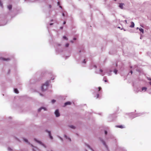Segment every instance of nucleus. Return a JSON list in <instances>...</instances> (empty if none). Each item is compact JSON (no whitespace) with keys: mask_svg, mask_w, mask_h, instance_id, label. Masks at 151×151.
Wrapping results in <instances>:
<instances>
[{"mask_svg":"<svg viewBox=\"0 0 151 151\" xmlns=\"http://www.w3.org/2000/svg\"><path fill=\"white\" fill-rule=\"evenodd\" d=\"M40 95H41V96H42V94H40Z\"/></svg>","mask_w":151,"mask_h":151,"instance_id":"nucleus-44","label":"nucleus"},{"mask_svg":"<svg viewBox=\"0 0 151 151\" xmlns=\"http://www.w3.org/2000/svg\"><path fill=\"white\" fill-rule=\"evenodd\" d=\"M58 6H60V3L59 2H58Z\"/></svg>","mask_w":151,"mask_h":151,"instance_id":"nucleus-26","label":"nucleus"},{"mask_svg":"<svg viewBox=\"0 0 151 151\" xmlns=\"http://www.w3.org/2000/svg\"><path fill=\"white\" fill-rule=\"evenodd\" d=\"M62 15L63 17H64L65 16V14L64 13H63L62 14Z\"/></svg>","mask_w":151,"mask_h":151,"instance_id":"nucleus-29","label":"nucleus"},{"mask_svg":"<svg viewBox=\"0 0 151 151\" xmlns=\"http://www.w3.org/2000/svg\"><path fill=\"white\" fill-rule=\"evenodd\" d=\"M97 98H98L99 97V94H97Z\"/></svg>","mask_w":151,"mask_h":151,"instance_id":"nucleus-28","label":"nucleus"},{"mask_svg":"<svg viewBox=\"0 0 151 151\" xmlns=\"http://www.w3.org/2000/svg\"><path fill=\"white\" fill-rule=\"evenodd\" d=\"M0 59H1L3 60H9V58L6 59V58H0Z\"/></svg>","mask_w":151,"mask_h":151,"instance_id":"nucleus-7","label":"nucleus"},{"mask_svg":"<svg viewBox=\"0 0 151 151\" xmlns=\"http://www.w3.org/2000/svg\"><path fill=\"white\" fill-rule=\"evenodd\" d=\"M150 80H151V79H150Z\"/></svg>","mask_w":151,"mask_h":151,"instance_id":"nucleus-46","label":"nucleus"},{"mask_svg":"<svg viewBox=\"0 0 151 151\" xmlns=\"http://www.w3.org/2000/svg\"><path fill=\"white\" fill-rule=\"evenodd\" d=\"M69 127L72 129H75V127L73 125H70Z\"/></svg>","mask_w":151,"mask_h":151,"instance_id":"nucleus-16","label":"nucleus"},{"mask_svg":"<svg viewBox=\"0 0 151 151\" xmlns=\"http://www.w3.org/2000/svg\"><path fill=\"white\" fill-rule=\"evenodd\" d=\"M71 104V103L70 101H68L65 102L64 104V106H65L67 105H70Z\"/></svg>","mask_w":151,"mask_h":151,"instance_id":"nucleus-3","label":"nucleus"},{"mask_svg":"<svg viewBox=\"0 0 151 151\" xmlns=\"http://www.w3.org/2000/svg\"><path fill=\"white\" fill-rule=\"evenodd\" d=\"M14 91L16 93H19V91L17 88H15L14 89Z\"/></svg>","mask_w":151,"mask_h":151,"instance_id":"nucleus-12","label":"nucleus"},{"mask_svg":"<svg viewBox=\"0 0 151 151\" xmlns=\"http://www.w3.org/2000/svg\"><path fill=\"white\" fill-rule=\"evenodd\" d=\"M104 81L105 82H108V81L106 79H105L104 80Z\"/></svg>","mask_w":151,"mask_h":151,"instance_id":"nucleus-25","label":"nucleus"},{"mask_svg":"<svg viewBox=\"0 0 151 151\" xmlns=\"http://www.w3.org/2000/svg\"><path fill=\"white\" fill-rule=\"evenodd\" d=\"M51 21H53V20H51Z\"/></svg>","mask_w":151,"mask_h":151,"instance_id":"nucleus-45","label":"nucleus"},{"mask_svg":"<svg viewBox=\"0 0 151 151\" xmlns=\"http://www.w3.org/2000/svg\"><path fill=\"white\" fill-rule=\"evenodd\" d=\"M116 127H119L121 128H123V126L122 125H120V126H116Z\"/></svg>","mask_w":151,"mask_h":151,"instance_id":"nucleus-14","label":"nucleus"},{"mask_svg":"<svg viewBox=\"0 0 151 151\" xmlns=\"http://www.w3.org/2000/svg\"><path fill=\"white\" fill-rule=\"evenodd\" d=\"M147 89V88L146 87H143L142 88V91H145Z\"/></svg>","mask_w":151,"mask_h":151,"instance_id":"nucleus-9","label":"nucleus"},{"mask_svg":"<svg viewBox=\"0 0 151 151\" xmlns=\"http://www.w3.org/2000/svg\"><path fill=\"white\" fill-rule=\"evenodd\" d=\"M134 23L133 22H131V25L129 26V27H130L133 28L134 27Z\"/></svg>","mask_w":151,"mask_h":151,"instance_id":"nucleus-4","label":"nucleus"},{"mask_svg":"<svg viewBox=\"0 0 151 151\" xmlns=\"http://www.w3.org/2000/svg\"><path fill=\"white\" fill-rule=\"evenodd\" d=\"M59 7L61 8H62V7L61 6H59Z\"/></svg>","mask_w":151,"mask_h":151,"instance_id":"nucleus-35","label":"nucleus"},{"mask_svg":"<svg viewBox=\"0 0 151 151\" xmlns=\"http://www.w3.org/2000/svg\"><path fill=\"white\" fill-rule=\"evenodd\" d=\"M63 27H60V29H63Z\"/></svg>","mask_w":151,"mask_h":151,"instance_id":"nucleus-37","label":"nucleus"},{"mask_svg":"<svg viewBox=\"0 0 151 151\" xmlns=\"http://www.w3.org/2000/svg\"><path fill=\"white\" fill-rule=\"evenodd\" d=\"M118 28H120V27H118Z\"/></svg>","mask_w":151,"mask_h":151,"instance_id":"nucleus-43","label":"nucleus"},{"mask_svg":"<svg viewBox=\"0 0 151 151\" xmlns=\"http://www.w3.org/2000/svg\"><path fill=\"white\" fill-rule=\"evenodd\" d=\"M100 71L101 72H103V70L101 69H100Z\"/></svg>","mask_w":151,"mask_h":151,"instance_id":"nucleus-27","label":"nucleus"},{"mask_svg":"<svg viewBox=\"0 0 151 151\" xmlns=\"http://www.w3.org/2000/svg\"><path fill=\"white\" fill-rule=\"evenodd\" d=\"M53 24V23H50V25H52Z\"/></svg>","mask_w":151,"mask_h":151,"instance_id":"nucleus-38","label":"nucleus"},{"mask_svg":"<svg viewBox=\"0 0 151 151\" xmlns=\"http://www.w3.org/2000/svg\"><path fill=\"white\" fill-rule=\"evenodd\" d=\"M49 85V82L47 81L45 84H43L42 87L41 88L42 91H44L47 88V86Z\"/></svg>","mask_w":151,"mask_h":151,"instance_id":"nucleus-1","label":"nucleus"},{"mask_svg":"<svg viewBox=\"0 0 151 151\" xmlns=\"http://www.w3.org/2000/svg\"><path fill=\"white\" fill-rule=\"evenodd\" d=\"M86 61H85V59H84V60H83V62L85 63H86Z\"/></svg>","mask_w":151,"mask_h":151,"instance_id":"nucleus-33","label":"nucleus"},{"mask_svg":"<svg viewBox=\"0 0 151 151\" xmlns=\"http://www.w3.org/2000/svg\"><path fill=\"white\" fill-rule=\"evenodd\" d=\"M139 30L142 33V34L144 33V30L143 29L141 28H139Z\"/></svg>","mask_w":151,"mask_h":151,"instance_id":"nucleus-10","label":"nucleus"},{"mask_svg":"<svg viewBox=\"0 0 151 151\" xmlns=\"http://www.w3.org/2000/svg\"><path fill=\"white\" fill-rule=\"evenodd\" d=\"M48 133L49 136H50V138L51 139H53V137L51 135V132L50 131H47Z\"/></svg>","mask_w":151,"mask_h":151,"instance_id":"nucleus-6","label":"nucleus"},{"mask_svg":"<svg viewBox=\"0 0 151 151\" xmlns=\"http://www.w3.org/2000/svg\"><path fill=\"white\" fill-rule=\"evenodd\" d=\"M98 88H99V91H100L101 89V87H99Z\"/></svg>","mask_w":151,"mask_h":151,"instance_id":"nucleus-24","label":"nucleus"},{"mask_svg":"<svg viewBox=\"0 0 151 151\" xmlns=\"http://www.w3.org/2000/svg\"><path fill=\"white\" fill-rule=\"evenodd\" d=\"M69 44L68 43H67L65 45V47H67L69 46Z\"/></svg>","mask_w":151,"mask_h":151,"instance_id":"nucleus-20","label":"nucleus"},{"mask_svg":"<svg viewBox=\"0 0 151 151\" xmlns=\"http://www.w3.org/2000/svg\"><path fill=\"white\" fill-rule=\"evenodd\" d=\"M107 134V132L106 131H105V134L106 135Z\"/></svg>","mask_w":151,"mask_h":151,"instance_id":"nucleus-31","label":"nucleus"},{"mask_svg":"<svg viewBox=\"0 0 151 151\" xmlns=\"http://www.w3.org/2000/svg\"><path fill=\"white\" fill-rule=\"evenodd\" d=\"M124 22H125L126 23H127V21L126 20H125L124 21Z\"/></svg>","mask_w":151,"mask_h":151,"instance_id":"nucleus-39","label":"nucleus"},{"mask_svg":"<svg viewBox=\"0 0 151 151\" xmlns=\"http://www.w3.org/2000/svg\"><path fill=\"white\" fill-rule=\"evenodd\" d=\"M101 141L102 142V143H103V144L105 146V147L106 148H107V147H107V146L106 145L105 142L104 141H103V140H101Z\"/></svg>","mask_w":151,"mask_h":151,"instance_id":"nucleus-5","label":"nucleus"},{"mask_svg":"<svg viewBox=\"0 0 151 151\" xmlns=\"http://www.w3.org/2000/svg\"><path fill=\"white\" fill-rule=\"evenodd\" d=\"M150 78H148V80H150Z\"/></svg>","mask_w":151,"mask_h":151,"instance_id":"nucleus-42","label":"nucleus"},{"mask_svg":"<svg viewBox=\"0 0 151 151\" xmlns=\"http://www.w3.org/2000/svg\"><path fill=\"white\" fill-rule=\"evenodd\" d=\"M149 84L150 85H151V82H149Z\"/></svg>","mask_w":151,"mask_h":151,"instance_id":"nucleus-40","label":"nucleus"},{"mask_svg":"<svg viewBox=\"0 0 151 151\" xmlns=\"http://www.w3.org/2000/svg\"><path fill=\"white\" fill-rule=\"evenodd\" d=\"M94 67L95 68H97V66H96V65H94Z\"/></svg>","mask_w":151,"mask_h":151,"instance_id":"nucleus-34","label":"nucleus"},{"mask_svg":"<svg viewBox=\"0 0 151 151\" xmlns=\"http://www.w3.org/2000/svg\"><path fill=\"white\" fill-rule=\"evenodd\" d=\"M139 28L137 27V29H139Z\"/></svg>","mask_w":151,"mask_h":151,"instance_id":"nucleus-41","label":"nucleus"},{"mask_svg":"<svg viewBox=\"0 0 151 151\" xmlns=\"http://www.w3.org/2000/svg\"><path fill=\"white\" fill-rule=\"evenodd\" d=\"M64 137L66 139H68L70 142L71 141V139L70 138H68L67 136L66 135H65Z\"/></svg>","mask_w":151,"mask_h":151,"instance_id":"nucleus-13","label":"nucleus"},{"mask_svg":"<svg viewBox=\"0 0 151 151\" xmlns=\"http://www.w3.org/2000/svg\"><path fill=\"white\" fill-rule=\"evenodd\" d=\"M52 7V6L50 4H49V5L48 7V9H50Z\"/></svg>","mask_w":151,"mask_h":151,"instance_id":"nucleus-17","label":"nucleus"},{"mask_svg":"<svg viewBox=\"0 0 151 151\" xmlns=\"http://www.w3.org/2000/svg\"><path fill=\"white\" fill-rule=\"evenodd\" d=\"M42 109H43L44 110H46V109L45 108H44V107H41L39 109H38V111L39 112Z\"/></svg>","mask_w":151,"mask_h":151,"instance_id":"nucleus-8","label":"nucleus"},{"mask_svg":"<svg viewBox=\"0 0 151 151\" xmlns=\"http://www.w3.org/2000/svg\"><path fill=\"white\" fill-rule=\"evenodd\" d=\"M55 100H52V103H55Z\"/></svg>","mask_w":151,"mask_h":151,"instance_id":"nucleus-21","label":"nucleus"},{"mask_svg":"<svg viewBox=\"0 0 151 151\" xmlns=\"http://www.w3.org/2000/svg\"><path fill=\"white\" fill-rule=\"evenodd\" d=\"M119 6L121 8H123V4H120L119 5Z\"/></svg>","mask_w":151,"mask_h":151,"instance_id":"nucleus-15","label":"nucleus"},{"mask_svg":"<svg viewBox=\"0 0 151 151\" xmlns=\"http://www.w3.org/2000/svg\"><path fill=\"white\" fill-rule=\"evenodd\" d=\"M0 6H3L2 3L1 1L0 0Z\"/></svg>","mask_w":151,"mask_h":151,"instance_id":"nucleus-19","label":"nucleus"},{"mask_svg":"<svg viewBox=\"0 0 151 151\" xmlns=\"http://www.w3.org/2000/svg\"><path fill=\"white\" fill-rule=\"evenodd\" d=\"M63 39H65L67 40V38L65 36H63Z\"/></svg>","mask_w":151,"mask_h":151,"instance_id":"nucleus-22","label":"nucleus"},{"mask_svg":"<svg viewBox=\"0 0 151 151\" xmlns=\"http://www.w3.org/2000/svg\"><path fill=\"white\" fill-rule=\"evenodd\" d=\"M117 70H114V72L115 73V74H116L117 73Z\"/></svg>","mask_w":151,"mask_h":151,"instance_id":"nucleus-18","label":"nucleus"},{"mask_svg":"<svg viewBox=\"0 0 151 151\" xmlns=\"http://www.w3.org/2000/svg\"><path fill=\"white\" fill-rule=\"evenodd\" d=\"M66 22L64 21V22L63 23V24H66Z\"/></svg>","mask_w":151,"mask_h":151,"instance_id":"nucleus-30","label":"nucleus"},{"mask_svg":"<svg viewBox=\"0 0 151 151\" xmlns=\"http://www.w3.org/2000/svg\"><path fill=\"white\" fill-rule=\"evenodd\" d=\"M8 8L10 10H11L12 8V5H9L8 6Z\"/></svg>","mask_w":151,"mask_h":151,"instance_id":"nucleus-11","label":"nucleus"},{"mask_svg":"<svg viewBox=\"0 0 151 151\" xmlns=\"http://www.w3.org/2000/svg\"><path fill=\"white\" fill-rule=\"evenodd\" d=\"M130 73H131V74H132V70H131L130 71Z\"/></svg>","mask_w":151,"mask_h":151,"instance_id":"nucleus-32","label":"nucleus"},{"mask_svg":"<svg viewBox=\"0 0 151 151\" xmlns=\"http://www.w3.org/2000/svg\"><path fill=\"white\" fill-rule=\"evenodd\" d=\"M73 40H76V38H73Z\"/></svg>","mask_w":151,"mask_h":151,"instance_id":"nucleus-36","label":"nucleus"},{"mask_svg":"<svg viewBox=\"0 0 151 151\" xmlns=\"http://www.w3.org/2000/svg\"><path fill=\"white\" fill-rule=\"evenodd\" d=\"M24 140L26 142H28V140H27V139H24Z\"/></svg>","mask_w":151,"mask_h":151,"instance_id":"nucleus-23","label":"nucleus"},{"mask_svg":"<svg viewBox=\"0 0 151 151\" xmlns=\"http://www.w3.org/2000/svg\"><path fill=\"white\" fill-rule=\"evenodd\" d=\"M55 114L56 115V116L57 117H59L60 116V114L59 112V111L58 109L55 110Z\"/></svg>","mask_w":151,"mask_h":151,"instance_id":"nucleus-2","label":"nucleus"}]
</instances>
